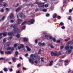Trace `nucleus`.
I'll list each match as a JSON object with an SVG mask.
<instances>
[{
  "label": "nucleus",
  "instance_id": "nucleus-1",
  "mask_svg": "<svg viewBox=\"0 0 73 73\" xmlns=\"http://www.w3.org/2000/svg\"><path fill=\"white\" fill-rule=\"evenodd\" d=\"M13 27V28L15 30H13L14 31V33H19L20 32V30L18 29H17V25L16 24H15L14 25H11V27Z\"/></svg>",
  "mask_w": 73,
  "mask_h": 73
},
{
  "label": "nucleus",
  "instance_id": "nucleus-2",
  "mask_svg": "<svg viewBox=\"0 0 73 73\" xmlns=\"http://www.w3.org/2000/svg\"><path fill=\"white\" fill-rule=\"evenodd\" d=\"M51 54L52 56H58V54H57V52L56 51H55L54 52H51Z\"/></svg>",
  "mask_w": 73,
  "mask_h": 73
},
{
  "label": "nucleus",
  "instance_id": "nucleus-3",
  "mask_svg": "<svg viewBox=\"0 0 73 73\" xmlns=\"http://www.w3.org/2000/svg\"><path fill=\"white\" fill-rule=\"evenodd\" d=\"M19 17H20L21 18V19H25V18L26 17L25 15L23 13L20 14L19 15Z\"/></svg>",
  "mask_w": 73,
  "mask_h": 73
},
{
  "label": "nucleus",
  "instance_id": "nucleus-4",
  "mask_svg": "<svg viewBox=\"0 0 73 73\" xmlns=\"http://www.w3.org/2000/svg\"><path fill=\"white\" fill-rule=\"evenodd\" d=\"M45 3H44L40 2L39 3L38 7H44V4Z\"/></svg>",
  "mask_w": 73,
  "mask_h": 73
},
{
  "label": "nucleus",
  "instance_id": "nucleus-5",
  "mask_svg": "<svg viewBox=\"0 0 73 73\" xmlns=\"http://www.w3.org/2000/svg\"><path fill=\"white\" fill-rule=\"evenodd\" d=\"M7 34H8V33H7V32H5L3 33H0V36H2V35H3V36H4V37H5V36H7Z\"/></svg>",
  "mask_w": 73,
  "mask_h": 73
},
{
  "label": "nucleus",
  "instance_id": "nucleus-6",
  "mask_svg": "<svg viewBox=\"0 0 73 73\" xmlns=\"http://www.w3.org/2000/svg\"><path fill=\"white\" fill-rule=\"evenodd\" d=\"M28 22H29L30 23L32 24H33L34 23H35V20L33 19H31L30 21H28Z\"/></svg>",
  "mask_w": 73,
  "mask_h": 73
},
{
  "label": "nucleus",
  "instance_id": "nucleus-7",
  "mask_svg": "<svg viewBox=\"0 0 73 73\" xmlns=\"http://www.w3.org/2000/svg\"><path fill=\"white\" fill-rule=\"evenodd\" d=\"M41 59V62H45V60H46V58H43V57H41L40 58Z\"/></svg>",
  "mask_w": 73,
  "mask_h": 73
},
{
  "label": "nucleus",
  "instance_id": "nucleus-8",
  "mask_svg": "<svg viewBox=\"0 0 73 73\" xmlns=\"http://www.w3.org/2000/svg\"><path fill=\"white\" fill-rule=\"evenodd\" d=\"M13 62H16L17 59L15 57H13L12 58Z\"/></svg>",
  "mask_w": 73,
  "mask_h": 73
},
{
  "label": "nucleus",
  "instance_id": "nucleus-9",
  "mask_svg": "<svg viewBox=\"0 0 73 73\" xmlns=\"http://www.w3.org/2000/svg\"><path fill=\"white\" fill-rule=\"evenodd\" d=\"M10 19H12L13 17V14L12 13H11L10 14Z\"/></svg>",
  "mask_w": 73,
  "mask_h": 73
},
{
  "label": "nucleus",
  "instance_id": "nucleus-10",
  "mask_svg": "<svg viewBox=\"0 0 73 73\" xmlns=\"http://www.w3.org/2000/svg\"><path fill=\"white\" fill-rule=\"evenodd\" d=\"M26 47L28 51H30V50H31V48H29V46H26Z\"/></svg>",
  "mask_w": 73,
  "mask_h": 73
},
{
  "label": "nucleus",
  "instance_id": "nucleus-11",
  "mask_svg": "<svg viewBox=\"0 0 73 73\" xmlns=\"http://www.w3.org/2000/svg\"><path fill=\"white\" fill-rule=\"evenodd\" d=\"M8 35H9V36H11V35H13H13H14V34L13 32H11L8 33Z\"/></svg>",
  "mask_w": 73,
  "mask_h": 73
},
{
  "label": "nucleus",
  "instance_id": "nucleus-12",
  "mask_svg": "<svg viewBox=\"0 0 73 73\" xmlns=\"http://www.w3.org/2000/svg\"><path fill=\"white\" fill-rule=\"evenodd\" d=\"M20 9H20V7H19L16 9V11L17 12H19V11H20Z\"/></svg>",
  "mask_w": 73,
  "mask_h": 73
},
{
  "label": "nucleus",
  "instance_id": "nucleus-13",
  "mask_svg": "<svg viewBox=\"0 0 73 73\" xmlns=\"http://www.w3.org/2000/svg\"><path fill=\"white\" fill-rule=\"evenodd\" d=\"M53 61H51L50 62V64H49V66H52V65H53Z\"/></svg>",
  "mask_w": 73,
  "mask_h": 73
},
{
  "label": "nucleus",
  "instance_id": "nucleus-14",
  "mask_svg": "<svg viewBox=\"0 0 73 73\" xmlns=\"http://www.w3.org/2000/svg\"><path fill=\"white\" fill-rule=\"evenodd\" d=\"M28 23V21H25L24 22H23L22 24L21 25H25V24L26 23Z\"/></svg>",
  "mask_w": 73,
  "mask_h": 73
},
{
  "label": "nucleus",
  "instance_id": "nucleus-15",
  "mask_svg": "<svg viewBox=\"0 0 73 73\" xmlns=\"http://www.w3.org/2000/svg\"><path fill=\"white\" fill-rule=\"evenodd\" d=\"M5 53L7 54H11V53H12V52L11 51H7V52H5Z\"/></svg>",
  "mask_w": 73,
  "mask_h": 73
},
{
  "label": "nucleus",
  "instance_id": "nucleus-16",
  "mask_svg": "<svg viewBox=\"0 0 73 73\" xmlns=\"http://www.w3.org/2000/svg\"><path fill=\"white\" fill-rule=\"evenodd\" d=\"M65 49H66V50H68V49H69V46H67L65 47Z\"/></svg>",
  "mask_w": 73,
  "mask_h": 73
},
{
  "label": "nucleus",
  "instance_id": "nucleus-17",
  "mask_svg": "<svg viewBox=\"0 0 73 73\" xmlns=\"http://www.w3.org/2000/svg\"><path fill=\"white\" fill-rule=\"evenodd\" d=\"M15 57H17V55L19 54V52H18L16 51L15 52Z\"/></svg>",
  "mask_w": 73,
  "mask_h": 73
},
{
  "label": "nucleus",
  "instance_id": "nucleus-18",
  "mask_svg": "<svg viewBox=\"0 0 73 73\" xmlns=\"http://www.w3.org/2000/svg\"><path fill=\"white\" fill-rule=\"evenodd\" d=\"M4 72H7L8 71V68H5L4 69Z\"/></svg>",
  "mask_w": 73,
  "mask_h": 73
},
{
  "label": "nucleus",
  "instance_id": "nucleus-19",
  "mask_svg": "<svg viewBox=\"0 0 73 73\" xmlns=\"http://www.w3.org/2000/svg\"><path fill=\"white\" fill-rule=\"evenodd\" d=\"M16 37L17 38H19L20 37V35L18 34L16 35Z\"/></svg>",
  "mask_w": 73,
  "mask_h": 73
},
{
  "label": "nucleus",
  "instance_id": "nucleus-20",
  "mask_svg": "<svg viewBox=\"0 0 73 73\" xmlns=\"http://www.w3.org/2000/svg\"><path fill=\"white\" fill-rule=\"evenodd\" d=\"M56 17H57V14H54L53 16V18H55Z\"/></svg>",
  "mask_w": 73,
  "mask_h": 73
},
{
  "label": "nucleus",
  "instance_id": "nucleus-21",
  "mask_svg": "<svg viewBox=\"0 0 73 73\" xmlns=\"http://www.w3.org/2000/svg\"><path fill=\"white\" fill-rule=\"evenodd\" d=\"M59 40H57V42L58 43H60V41H62V40L61 39H60Z\"/></svg>",
  "mask_w": 73,
  "mask_h": 73
},
{
  "label": "nucleus",
  "instance_id": "nucleus-22",
  "mask_svg": "<svg viewBox=\"0 0 73 73\" xmlns=\"http://www.w3.org/2000/svg\"><path fill=\"white\" fill-rule=\"evenodd\" d=\"M42 11L44 12H47V9H43L42 10Z\"/></svg>",
  "mask_w": 73,
  "mask_h": 73
},
{
  "label": "nucleus",
  "instance_id": "nucleus-23",
  "mask_svg": "<svg viewBox=\"0 0 73 73\" xmlns=\"http://www.w3.org/2000/svg\"><path fill=\"white\" fill-rule=\"evenodd\" d=\"M6 45L7 46H9L10 45V43H9V42H7L6 44Z\"/></svg>",
  "mask_w": 73,
  "mask_h": 73
},
{
  "label": "nucleus",
  "instance_id": "nucleus-24",
  "mask_svg": "<svg viewBox=\"0 0 73 73\" xmlns=\"http://www.w3.org/2000/svg\"><path fill=\"white\" fill-rule=\"evenodd\" d=\"M11 47H9L7 49V50H11Z\"/></svg>",
  "mask_w": 73,
  "mask_h": 73
},
{
  "label": "nucleus",
  "instance_id": "nucleus-25",
  "mask_svg": "<svg viewBox=\"0 0 73 73\" xmlns=\"http://www.w3.org/2000/svg\"><path fill=\"white\" fill-rule=\"evenodd\" d=\"M23 40L25 42H27V38H24Z\"/></svg>",
  "mask_w": 73,
  "mask_h": 73
},
{
  "label": "nucleus",
  "instance_id": "nucleus-26",
  "mask_svg": "<svg viewBox=\"0 0 73 73\" xmlns=\"http://www.w3.org/2000/svg\"><path fill=\"white\" fill-rule=\"evenodd\" d=\"M64 48V46H61L60 48V50H62V49H63Z\"/></svg>",
  "mask_w": 73,
  "mask_h": 73
},
{
  "label": "nucleus",
  "instance_id": "nucleus-27",
  "mask_svg": "<svg viewBox=\"0 0 73 73\" xmlns=\"http://www.w3.org/2000/svg\"><path fill=\"white\" fill-rule=\"evenodd\" d=\"M41 50L40 49H39L38 52V54H41Z\"/></svg>",
  "mask_w": 73,
  "mask_h": 73
},
{
  "label": "nucleus",
  "instance_id": "nucleus-28",
  "mask_svg": "<svg viewBox=\"0 0 73 73\" xmlns=\"http://www.w3.org/2000/svg\"><path fill=\"white\" fill-rule=\"evenodd\" d=\"M21 66V64H19L17 65V68H19V67H20Z\"/></svg>",
  "mask_w": 73,
  "mask_h": 73
},
{
  "label": "nucleus",
  "instance_id": "nucleus-29",
  "mask_svg": "<svg viewBox=\"0 0 73 73\" xmlns=\"http://www.w3.org/2000/svg\"><path fill=\"white\" fill-rule=\"evenodd\" d=\"M42 46H45V44L44 43H42Z\"/></svg>",
  "mask_w": 73,
  "mask_h": 73
},
{
  "label": "nucleus",
  "instance_id": "nucleus-30",
  "mask_svg": "<svg viewBox=\"0 0 73 73\" xmlns=\"http://www.w3.org/2000/svg\"><path fill=\"white\" fill-rule=\"evenodd\" d=\"M24 45L23 44H21L20 47H21V48H24Z\"/></svg>",
  "mask_w": 73,
  "mask_h": 73
},
{
  "label": "nucleus",
  "instance_id": "nucleus-31",
  "mask_svg": "<svg viewBox=\"0 0 73 73\" xmlns=\"http://www.w3.org/2000/svg\"><path fill=\"white\" fill-rule=\"evenodd\" d=\"M4 10L3 9V8L2 9L0 10L1 12H4Z\"/></svg>",
  "mask_w": 73,
  "mask_h": 73
},
{
  "label": "nucleus",
  "instance_id": "nucleus-32",
  "mask_svg": "<svg viewBox=\"0 0 73 73\" xmlns=\"http://www.w3.org/2000/svg\"><path fill=\"white\" fill-rule=\"evenodd\" d=\"M60 25H61V26H63V25H64V23L62 22H61L60 23Z\"/></svg>",
  "mask_w": 73,
  "mask_h": 73
},
{
  "label": "nucleus",
  "instance_id": "nucleus-33",
  "mask_svg": "<svg viewBox=\"0 0 73 73\" xmlns=\"http://www.w3.org/2000/svg\"><path fill=\"white\" fill-rule=\"evenodd\" d=\"M0 52L1 54H4V52L3 51H1V50H0Z\"/></svg>",
  "mask_w": 73,
  "mask_h": 73
},
{
  "label": "nucleus",
  "instance_id": "nucleus-34",
  "mask_svg": "<svg viewBox=\"0 0 73 73\" xmlns=\"http://www.w3.org/2000/svg\"><path fill=\"white\" fill-rule=\"evenodd\" d=\"M25 28V27L24 26H23L21 29H22V30H24V29Z\"/></svg>",
  "mask_w": 73,
  "mask_h": 73
},
{
  "label": "nucleus",
  "instance_id": "nucleus-35",
  "mask_svg": "<svg viewBox=\"0 0 73 73\" xmlns=\"http://www.w3.org/2000/svg\"><path fill=\"white\" fill-rule=\"evenodd\" d=\"M54 9V7H51V11H53Z\"/></svg>",
  "mask_w": 73,
  "mask_h": 73
},
{
  "label": "nucleus",
  "instance_id": "nucleus-36",
  "mask_svg": "<svg viewBox=\"0 0 73 73\" xmlns=\"http://www.w3.org/2000/svg\"><path fill=\"white\" fill-rule=\"evenodd\" d=\"M68 54H70V52H72V50H69L68 51Z\"/></svg>",
  "mask_w": 73,
  "mask_h": 73
},
{
  "label": "nucleus",
  "instance_id": "nucleus-37",
  "mask_svg": "<svg viewBox=\"0 0 73 73\" xmlns=\"http://www.w3.org/2000/svg\"><path fill=\"white\" fill-rule=\"evenodd\" d=\"M68 20H72L71 19V17L70 16L69 17V18H68Z\"/></svg>",
  "mask_w": 73,
  "mask_h": 73
},
{
  "label": "nucleus",
  "instance_id": "nucleus-38",
  "mask_svg": "<svg viewBox=\"0 0 73 73\" xmlns=\"http://www.w3.org/2000/svg\"><path fill=\"white\" fill-rule=\"evenodd\" d=\"M57 19L59 20H60V19H61V17H60V16H58L57 17Z\"/></svg>",
  "mask_w": 73,
  "mask_h": 73
},
{
  "label": "nucleus",
  "instance_id": "nucleus-39",
  "mask_svg": "<svg viewBox=\"0 0 73 73\" xmlns=\"http://www.w3.org/2000/svg\"><path fill=\"white\" fill-rule=\"evenodd\" d=\"M3 42H6V39H5V38L3 39Z\"/></svg>",
  "mask_w": 73,
  "mask_h": 73
},
{
  "label": "nucleus",
  "instance_id": "nucleus-40",
  "mask_svg": "<svg viewBox=\"0 0 73 73\" xmlns=\"http://www.w3.org/2000/svg\"><path fill=\"white\" fill-rule=\"evenodd\" d=\"M34 4H38V6H39V3L37 2H36L35 3H34Z\"/></svg>",
  "mask_w": 73,
  "mask_h": 73
},
{
  "label": "nucleus",
  "instance_id": "nucleus-41",
  "mask_svg": "<svg viewBox=\"0 0 73 73\" xmlns=\"http://www.w3.org/2000/svg\"><path fill=\"white\" fill-rule=\"evenodd\" d=\"M45 7L46 8H48V5L47 4H45Z\"/></svg>",
  "mask_w": 73,
  "mask_h": 73
},
{
  "label": "nucleus",
  "instance_id": "nucleus-42",
  "mask_svg": "<svg viewBox=\"0 0 73 73\" xmlns=\"http://www.w3.org/2000/svg\"><path fill=\"white\" fill-rule=\"evenodd\" d=\"M72 12V9H70L69 10V13H71V12Z\"/></svg>",
  "mask_w": 73,
  "mask_h": 73
},
{
  "label": "nucleus",
  "instance_id": "nucleus-43",
  "mask_svg": "<svg viewBox=\"0 0 73 73\" xmlns=\"http://www.w3.org/2000/svg\"><path fill=\"white\" fill-rule=\"evenodd\" d=\"M9 70L10 72H12V71H13V69H12V68H11Z\"/></svg>",
  "mask_w": 73,
  "mask_h": 73
},
{
  "label": "nucleus",
  "instance_id": "nucleus-44",
  "mask_svg": "<svg viewBox=\"0 0 73 73\" xmlns=\"http://www.w3.org/2000/svg\"><path fill=\"white\" fill-rule=\"evenodd\" d=\"M17 46V44H15L14 45V48H16Z\"/></svg>",
  "mask_w": 73,
  "mask_h": 73
},
{
  "label": "nucleus",
  "instance_id": "nucleus-45",
  "mask_svg": "<svg viewBox=\"0 0 73 73\" xmlns=\"http://www.w3.org/2000/svg\"><path fill=\"white\" fill-rule=\"evenodd\" d=\"M49 16H50V15L49 14H46V16H47V17H49Z\"/></svg>",
  "mask_w": 73,
  "mask_h": 73
},
{
  "label": "nucleus",
  "instance_id": "nucleus-46",
  "mask_svg": "<svg viewBox=\"0 0 73 73\" xmlns=\"http://www.w3.org/2000/svg\"><path fill=\"white\" fill-rule=\"evenodd\" d=\"M42 44L40 42H39L38 43V45H39V46H41L42 45Z\"/></svg>",
  "mask_w": 73,
  "mask_h": 73
},
{
  "label": "nucleus",
  "instance_id": "nucleus-47",
  "mask_svg": "<svg viewBox=\"0 0 73 73\" xmlns=\"http://www.w3.org/2000/svg\"><path fill=\"white\" fill-rule=\"evenodd\" d=\"M4 60V58H0V60Z\"/></svg>",
  "mask_w": 73,
  "mask_h": 73
},
{
  "label": "nucleus",
  "instance_id": "nucleus-48",
  "mask_svg": "<svg viewBox=\"0 0 73 73\" xmlns=\"http://www.w3.org/2000/svg\"><path fill=\"white\" fill-rule=\"evenodd\" d=\"M52 40L54 42H56V39L55 38H53Z\"/></svg>",
  "mask_w": 73,
  "mask_h": 73
},
{
  "label": "nucleus",
  "instance_id": "nucleus-49",
  "mask_svg": "<svg viewBox=\"0 0 73 73\" xmlns=\"http://www.w3.org/2000/svg\"><path fill=\"white\" fill-rule=\"evenodd\" d=\"M18 21H22V20L18 18Z\"/></svg>",
  "mask_w": 73,
  "mask_h": 73
},
{
  "label": "nucleus",
  "instance_id": "nucleus-50",
  "mask_svg": "<svg viewBox=\"0 0 73 73\" xmlns=\"http://www.w3.org/2000/svg\"><path fill=\"white\" fill-rule=\"evenodd\" d=\"M64 62H65L66 63H68L69 62V61H68L67 60H66L64 61Z\"/></svg>",
  "mask_w": 73,
  "mask_h": 73
},
{
  "label": "nucleus",
  "instance_id": "nucleus-51",
  "mask_svg": "<svg viewBox=\"0 0 73 73\" xmlns=\"http://www.w3.org/2000/svg\"><path fill=\"white\" fill-rule=\"evenodd\" d=\"M37 41L38 40L36 39L35 40V42L36 43V44H37Z\"/></svg>",
  "mask_w": 73,
  "mask_h": 73
},
{
  "label": "nucleus",
  "instance_id": "nucleus-52",
  "mask_svg": "<svg viewBox=\"0 0 73 73\" xmlns=\"http://www.w3.org/2000/svg\"><path fill=\"white\" fill-rule=\"evenodd\" d=\"M14 21H15V20H11V23H13V22H14Z\"/></svg>",
  "mask_w": 73,
  "mask_h": 73
},
{
  "label": "nucleus",
  "instance_id": "nucleus-53",
  "mask_svg": "<svg viewBox=\"0 0 73 73\" xmlns=\"http://www.w3.org/2000/svg\"><path fill=\"white\" fill-rule=\"evenodd\" d=\"M4 19H5V16H3V17L1 19L2 20H4Z\"/></svg>",
  "mask_w": 73,
  "mask_h": 73
},
{
  "label": "nucleus",
  "instance_id": "nucleus-54",
  "mask_svg": "<svg viewBox=\"0 0 73 73\" xmlns=\"http://www.w3.org/2000/svg\"><path fill=\"white\" fill-rule=\"evenodd\" d=\"M61 28H62V29H65V27L63 26V27H61Z\"/></svg>",
  "mask_w": 73,
  "mask_h": 73
},
{
  "label": "nucleus",
  "instance_id": "nucleus-55",
  "mask_svg": "<svg viewBox=\"0 0 73 73\" xmlns=\"http://www.w3.org/2000/svg\"><path fill=\"white\" fill-rule=\"evenodd\" d=\"M4 7H7V6H8V5H7V4H5L4 5Z\"/></svg>",
  "mask_w": 73,
  "mask_h": 73
},
{
  "label": "nucleus",
  "instance_id": "nucleus-56",
  "mask_svg": "<svg viewBox=\"0 0 73 73\" xmlns=\"http://www.w3.org/2000/svg\"><path fill=\"white\" fill-rule=\"evenodd\" d=\"M45 37H46V38H48V36L47 35H46L44 36Z\"/></svg>",
  "mask_w": 73,
  "mask_h": 73
},
{
  "label": "nucleus",
  "instance_id": "nucleus-57",
  "mask_svg": "<svg viewBox=\"0 0 73 73\" xmlns=\"http://www.w3.org/2000/svg\"><path fill=\"white\" fill-rule=\"evenodd\" d=\"M29 62H31V61H32V60L31 59H29Z\"/></svg>",
  "mask_w": 73,
  "mask_h": 73
},
{
  "label": "nucleus",
  "instance_id": "nucleus-58",
  "mask_svg": "<svg viewBox=\"0 0 73 73\" xmlns=\"http://www.w3.org/2000/svg\"><path fill=\"white\" fill-rule=\"evenodd\" d=\"M50 47H51V48H52V49H54V47H53L52 45H51Z\"/></svg>",
  "mask_w": 73,
  "mask_h": 73
},
{
  "label": "nucleus",
  "instance_id": "nucleus-59",
  "mask_svg": "<svg viewBox=\"0 0 73 73\" xmlns=\"http://www.w3.org/2000/svg\"><path fill=\"white\" fill-rule=\"evenodd\" d=\"M28 56V54H26L25 55V56H26V57H27Z\"/></svg>",
  "mask_w": 73,
  "mask_h": 73
},
{
  "label": "nucleus",
  "instance_id": "nucleus-60",
  "mask_svg": "<svg viewBox=\"0 0 73 73\" xmlns=\"http://www.w3.org/2000/svg\"><path fill=\"white\" fill-rule=\"evenodd\" d=\"M68 73H73V71H70V72H68Z\"/></svg>",
  "mask_w": 73,
  "mask_h": 73
},
{
  "label": "nucleus",
  "instance_id": "nucleus-61",
  "mask_svg": "<svg viewBox=\"0 0 73 73\" xmlns=\"http://www.w3.org/2000/svg\"><path fill=\"white\" fill-rule=\"evenodd\" d=\"M21 23L20 22L18 21L17 22V24H20Z\"/></svg>",
  "mask_w": 73,
  "mask_h": 73
},
{
  "label": "nucleus",
  "instance_id": "nucleus-62",
  "mask_svg": "<svg viewBox=\"0 0 73 73\" xmlns=\"http://www.w3.org/2000/svg\"><path fill=\"white\" fill-rule=\"evenodd\" d=\"M70 49H73V47L72 46H70Z\"/></svg>",
  "mask_w": 73,
  "mask_h": 73
},
{
  "label": "nucleus",
  "instance_id": "nucleus-63",
  "mask_svg": "<svg viewBox=\"0 0 73 73\" xmlns=\"http://www.w3.org/2000/svg\"><path fill=\"white\" fill-rule=\"evenodd\" d=\"M24 1H25L26 3H27V2H28V0H24Z\"/></svg>",
  "mask_w": 73,
  "mask_h": 73
},
{
  "label": "nucleus",
  "instance_id": "nucleus-64",
  "mask_svg": "<svg viewBox=\"0 0 73 73\" xmlns=\"http://www.w3.org/2000/svg\"><path fill=\"white\" fill-rule=\"evenodd\" d=\"M23 70H26V68H25V67L23 68Z\"/></svg>",
  "mask_w": 73,
  "mask_h": 73
}]
</instances>
